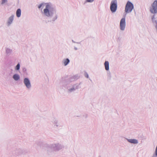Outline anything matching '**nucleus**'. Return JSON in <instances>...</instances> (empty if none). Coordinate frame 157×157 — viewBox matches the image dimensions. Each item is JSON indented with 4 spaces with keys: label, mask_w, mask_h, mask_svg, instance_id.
Returning <instances> with one entry per match:
<instances>
[{
    "label": "nucleus",
    "mask_w": 157,
    "mask_h": 157,
    "mask_svg": "<svg viewBox=\"0 0 157 157\" xmlns=\"http://www.w3.org/2000/svg\"><path fill=\"white\" fill-rule=\"evenodd\" d=\"M51 122L54 124L55 127H58L59 126V124L58 123V120L55 118H53L51 119Z\"/></svg>",
    "instance_id": "nucleus-9"
},
{
    "label": "nucleus",
    "mask_w": 157,
    "mask_h": 157,
    "mask_svg": "<svg viewBox=\"0 0 157 157\" xmlns=\"http://www.w3.org/2000/svg\"><path fill=\"white\" fill-rule=\"evenodd\" d=\"M78 86L76 84L74 85L71 88L67 89V92L70 93L75 91L76 89H78Z\"/></svg>",
    "instance_id": "nucleus-8"
},
{
    "label": "nucleus",
    "mask_w": 157,
    "mask_h": 157,
    "mask_svg": "<svg viewBox=\"0 0 157 157\" xmlns=\"http://www.w3.org/2000/svg\"><path fill=\"white\" fill-rule=\"evenodd\" d=\"M117 0H112L110 5V10L112 13L115 12L117 9Z\"/></svg>",
    "instance_id": "nucleus-4"
},
{
    "label": "nucleus",
    "mask_w": 157,
    "mask_h": 157,
    "mask_svg": "<svg viewBox=\"0 0 157 157\" xmlns=\"http://www.w3.org/2000/svg\"><path fill=\"white\" fill-rule=\"evenodd\" d=\"M150 11L152 13L155 14L157 13V1L155 0L151 4L150 8Z\"/></svg>",
    "instance_id": "nucleus-5"
},
{
    "label": "nucleus",
    "mask_w": 157,
    "mask_h": 157,
    "mask_svg": "<svg viewBox=\"0 0 157 157\" xmlns=\"http://www.w3.org/2000/svg\"><path fill=\"white\" fill-rule=\"evenodd\" d=\"M26 69L25 67H23L22 68V71L24 72H26Z\"/></svg>",
    "instance_id": "nucleus-23"
},
{
    "label": "nucleus",
    "mask_w": 157,
    "mask_h": 157,
    "mask_svg": "<svg viewBox=\"0 0 157 157\" xmlns=\"http://www.w3.org/2000/svg\"><path fill=\"white\" fill-rule=\"evenodd\" d=\"M42 5H43L42 3H41V4H40V5H39V6H38V8L40 9Z\"/></svg>",
    "instance_id": "nucleus-25"
},
{
    "label": "nucleus",
    "mask_w": 157,
    "mask_h": 157,
    "mask_svg": "<svg viewBox=\"0 0 157 157\" xmlns=\"http://www.w3.org/2000/svg\"><path fill=\"white\" fill-rule=\"evenodd\" d=\"M155 15H154L152 16L151 20L154 25L155 27L156 32L157 33V20L155 19Z\"/></svg>",
    "instance_id": "nucleus-10"
},
{
    "label": "nucleus",
    "mask_w": 157,
    "mask_h": 157,
    "mask_svg": "<svg viewBox=\"0 0 157 157\" xmlns=\"http://www.w3.org/2000/svg\"><path fill=\"white\" fill-rule=\"evenodd\" d=\"M7 2V0H2L1 1V4L3 5L4 3Z\"/></svg>",
    "instance_id": "nucleus-21"
},
{
    "label": "nucleus",
    "mask_w": 157,
    "mask_h": 157,
    "mask_svg": "<svg viewBox=\"0 0 157 157\" xmlns=\"http://www.w3.org/2000/svg\"><path fill=\"white\" fill-rule=\"evenodd\" d=\"M14 15H12L8 18L7 23L8 26H10L12 23L13 20Z\"/></svg>",
    "instance_id": "nucleus-11"
},
{
    "label": "nucleus",
    "mask_w": 157,
    "mask_h": 157,
    "mask_svg": "<svg viewBox=\"0 0 157 157\" xmlns=\"http://www.w3.org/2000/svg\"><path fill=\"white\" fill-rule=\"evenodd\" d=\"M84 76L86 77L87 78H89L88 74L86 72H85Z\"/></svg>",
    "instance_id": "nucleus-22"
},
{
    "label": "nucleus",
    "mask_w": 157,
    "mask_h": 157,
    "mask_svg": "<svg viewBox=\"0 0 157 157\" xmlns=\"http://www.w3.org/2000/svg\"><path fill=\"white\" fill-rule=\"evenodd\" d=\"M45 8L43 10L44 15L52 19V21H54L57 19L58 16L55 7L51 3H46Z\"/></svg>",
    "instance_id": "nucleus-1"
},
{
    "label": "nucleus",
    "mask_w": 157,
    "mask_h": 157,
    "mask_svg": "<svg viewBox=\"0 0 157 157\" xmlns=\"http://www.w3.org/2000/svg\"><path fill=\"white\" fill-rule=\"evenodd\" d=\"M70 62L69 59H63L62 62V64H63L64 66L67 65Z\"/></svg>",
    "instance_id": "nucleus-14"
},
{
    "label": "nucleus",
    "mask_w": 157,
    "mask_h": 157,
    "mask_svg": "<svg viewBox=\"0 0 157 157\" xmlns=\"http://www.w3.org/2000/svg\"><path fill=\"white\" fill-rule=\"evenodd\" d=\"M94 0H86V1L88 2H93Z\"/></svg>",
    "instance_id": "nucleus-24"
},
{
    "label": "nucleus",
    "mask_w": 157,
    "mask_h": 157,
    "mask_svg": "<svg viewBox=\"0 0 157 157\" xmlns=\"http://www.w3.org/2000/svg\"><path fill=\"white\" fill-rule=\"evenodd\" d=\"M104 66L105 70L108 71L109 70V63L108 61H105V62Z\"/></svg>",
    "instance_id": "nucleus-17"
},
{
    "label": "nucleus",
    "mask_w": 157,
    "mask_h": 157,
    "mask_svg": "<svg viewBox=\"0 0 157 157\" xmlns=\"http://www.w3.org/2000/svg\"><path fill=\"white\" fill-rule=\"evenodd\" d=\"M72 41L73 42V43H75V41H74L73 40H72Z\"/></svg>",
    "instance_id": "nucleus-27"
},
{
    "label": "nucleus",
    "mask_w": 157,
    "mask_h": 157,
    "mask_svg": "<svg viewBox=\"0 0 157 157\" xmlns=\"http://www.w3.org/2000/svg\"><path fill=\"white\" fill-rule=\"evenodd\" d=\"M74 49L75 50H77V48L76 47H75L74 48Z\"/></svg>",
    "instance_id": "nucleus-26"
},
{
    "label": "nucleus",
    "mask_w": 157,
    "mask_h": 157,
    "mask_svg": "<svg viewBox=\"0 0 157 157\" xmlns=\"http://www.w3.org/2000/svg\"><path fill=\"white\" fill-rule=\"evenodd\" d=\"M13 78L15 81H18L20 78V76L19 75L15 74L13 75Z\"/></svg>",
    "instance_id": "nucleus-16"
},
{
    "label": "nucleus",
    "mask_w": 157,
    "mask_h": 157,
    "mask_svg": "<svg viewBox=\"0 0 157 157\" xmlns=\"http://www.w3.org/2000/svg\"><path fill=\"white\" fill-rule=\"evenodd\" d=\"M23 153V150L21 149H17L15 150V154L17 155H21Z\"/></svg>",
    "instance_id": "nucleus-13"
},
{
    "label": "nucleus",
    "mask_w": 157,
    "mask_h": 157,
    "mask_svg": "<svg viewBox=\"0 0 157 157\" xmlns=\"http://www.w3.org/2000/svg\"><path fill=\"white\" fill-rule=\"evenodd\" d=\"M133 8L134 6L133 4L131 2L128 1L125 6V13H131Z\"/></svg>",
    "instance_id": "nucleus-2"
},
{
    "label": "nucleus",
    "mask_w": 157,
    "mask_h": 157,
    "mask_svg": "<svg viewBox=\"0 0 157 157\" xmlns=\"http://www.w3.org/2000/svg\"><path fill=\"white\" fill-rule=\"evenodd\" d=\"M23 83L28 89H30L31 87V82L28 78H25L23 79Z\"/></svg>",
    "instance_id": "nucleus-7"
},
{
    "label": "nucleus",
    "mask_w": 157,
    "mask_h": 157,
    "mask_svg": "<svg viewBox=\"0 0 157 157\" xmlns=\"http://www.w3.org/2000/svg\"><path fill=\"white\" fill-rule=\"evenodd\" d=\"M12 52V49L8 48H6V53L7 55H10L11 53Z\"/></svg>",
    "instance_id": "nucleus-18"
},
{
    "label": "nucleus",
    "mask_w": 157,
    "mask_h": 157,
    "mask_svg": "<svg viewBox=\"0 0 157 157\" xmlns=\"http://www.w3.org/2000/svg\"><path fill=\"white\" fill-rule=\"evenodd\" d=\"M51 148L53 150L57 151H59L64 148V146L59 143L53 144L50 146Z\"/></svg>",
    "instance_id": "nucleus-3"
},
{
    "label": "nucleus",
    "mask_w": 157,
    "mask_h": 157,
    "mask_svg": "<svg viewBox=\"0 0 157 157\" xmlns=\"http://www.w3.org/2000/svg\"><path fill=\"white\" fill-rule=\"evenodd\" d=\"M126 26L125 19V17L121 20L120 24V28L121 30L124 31Z\"/></svg>",
    "instance_id": "nucleus-6"
},
{
    "label": "nucleus",
    "mask_w": 157,
    "mask_h": 157,
    "mask_svg": "<svg viewBox=\"0 0 157 157\" xmlns=\"http://www.w3.org/2000/svg\"><path fill=\"white\" fill-rule=\"evenodd\" d=\"M126 140L129 142L131 143L134 144H137L138 143V142L137 140L135 139H128L126 138Z\"/></svg>",
    "instance_id": "nucleus-12"
},
{
    "label": "nucleus",
    "mask_w": 157,
    "mask_h": 157,
    "mask_svg": "<svg viewBox=\"0 0 157 157\" xmlns=\"http://www.w3.org/2000/svg\"><path fill=\"white\" fill-rule=\"evenodd\" d=\"M78 77L77 75H75L74 76H71L69 78V80L70 82L73 81L76 79H78Z\"/></svg>",
    "instance_id": "nucleus-15"
},
{
    "label": "nucleus",
    "mask_w": 157,
    "mask_h": 157,
    "mask_svg": "<svg viewBox=\"0 0 157 157\" xmlns=\"http://www.w3.org/2000/svg\"><path fill=\"white\" fill-rule=\"evenodd\" d=\"M21 10L20 9H18L17 10L16 12V16L17 17H19L21 16Z\"/></svg>",
    "instance_id": "nucleus-19"
},
{
    "label": "nucleus",
    "mask_w": 157,
    "mask_h": 157,
    "mask_svg": "<svg viewBox=\"0 0 157 157\" xmlns=\"http://www.w3.org/2000/svg\"><path fill=\"white\" fill-rule=\"evenodd\" d=\"M20 68V64L18 63L15 67V70H19Z\"/></svg>",
    "instance_id": "nucleus-20"
}]
</instances>
